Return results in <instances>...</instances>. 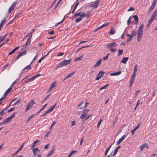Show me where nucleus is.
I'll list each match as a JSON object with an SVG mask.
<instances>
[{"label":"nucleus","mask_w":157,"mask_h":157,"mask_svg":"<svg viewBox=\"0 0 157 157\" xmlns=\"http://www.w3.org/2000/svg\"><path fill=\"white\" fill-rule=\"evenodd\" d=\"M89 16V13L86 15L84 13H81V12H79L75 13L72 17V19H74L76 18L75 21L76 23H78L82 20V18H84L85 17L87 18H88Z\"/></svg>","instance_id":"nucleus-1"},{"label":"nucleus","mask_w":157,"mask_h":157,"mask_svg":"<svg viewBox=\"0 0 157 157\" xmlns=\"http://www.w3.org/2000/svg\"><path fill=\"white\" fill-rule=\"evenodd\" d=\"M144 27V24H142L140 25L137 30V40L138 42L140 41L142 38L143 34V28Z\"/></svg>","instance_id":"nucleus-2"},{"label":"nucleus","mask_w":157,"mask_h":157,"mask_svg":"<svg viewBox=\"0 0 157 157\" xmlns=\"http://www.w3.org/2000/svg\"><path fill=\"white\" fill-rule=\"evenodd\" d=\"M71 58L68 60H64L59 63V66L62 67L69 64L71 62Z\"/></svg>","instance_id":"nucleus-3"},{"label":"nucleus","mask_w":157,"mask_h":157,"mask_svg":"<svg viewBox=\"0 0 157 157\" xmlns=\"http://www.w3.org/2000/svg\"><path fill=\"white\" fill-rule=\"evenodd\" d=\"M34 104H35V102L33 100V99L31 100L27 104V107L25 110V112H27L30 109Z\"/></svg>","instance_id":"nucleus-4"},{"label":"nucleus","mask_w":157,"mask_h":157,"mask_svg":"<svg viewBox=\"0 0 157 157\" xmlns=\"http://www.w3.org/2000/svg\"><path fill=\"white\" fill-rule=\"evenodd\" d=\"M17 113H14L13 114L10 116V117H8L7 118L5 119L3 122L4 124L6 123H7L9 122L11 119H13L15 116V114Z\"/></svg>","instance_id":"nucleus-5"},{"label":"nucleus","mask_w":157,"mask_h":157,"mask_svg":"<svg viewBox=\"0 0 157 157\" xmlns=\"http://www.w3.org/2000/svg\"><path fill=\"white\" fill-rule=\"evenodd\" d=\"M117 46V44L115 42L109 44H106V47L109 50L112 48L113 47H115Z\"/></svg>","instance_id":"nucleus-6"},{"label":"nucleus","mask_w":157,"mask_h":157,"mask_svg":"<svg viewBox=\"0 0 157 157\" xmlns=\"http://www.w3.org/2000/svg\"><path fill=\"white\" fill-rule=\"evenodd\" d=\"M100 2V0H97L94 2L93 3L90 4L89 6V7L97 8L98 7V6Z\"/></svg>","instance_id":"nucleus-7"},{"label":"nucleus","mask_w":157,"mask_h":157,"mask_svg":"<svg viewBox=\"0 0 157 157\" xmlns=\"http://www.w3.org/2000/svg\"><path fill=\"white\" fill-rule=\"evenodd\" d=\"M30 36L29 39H28L26 43L23 45L21 48V50H22L25 48L26 46H29L30 44Z\"/></svg>","instance_id":"nucleus-8"},{"label":"nucleus","mask_w":157,"mask_h":157,"mask_svg":"<svg viewBox=\"0 0 157 157\" xmlns=\"http://www.w3.org/2000/svg\"><path fill=\"white\" fill-rule=\"evenodd\" d=\"M30 36L29 39H28L26 43L23 45L21 48V50H22L25 48L26 46H29L30 44Z\"/></svg>","instance_id":"nucleus-9"},{"label":"nucleus","mask_w":157,"mask_h":157,"mask_svg":"<svg viewBox=\"0 0 157 157\" xmlns=\"http://www.w3.org/2000/svg\"><path fill=\"white\" fill-rule=\"evenodd\" d=\"M30 36L29 39H28L26 43L23 45L21 48V50H22L25 48L26 46H29L30 44Z\"/></svg>","instance_id":"nucleus-10"},{"label":"nucleus","mask_w":157,"mask_h":157,"mask_svg":"<svg viewBox=\"0 0 157 157\" xmlns=\"http://www.w3.org/2000/svg\"><path fill=\"white\" fill-rule=\"evenodd\" d=\"M34 155V156H36L37 155L38 153L40 152V151L39 150L38 148H33L32 149Z\"/></svg>","instance_id":"nucleus-11"},{"label":"nucleus","mask_w":157,"mask_h":157,"mask_svg":"<svg viewBox=\"0 0 157 157\" xmlns=\"http://www.w3.org/2000/svg\"><path fill=\"white\" fill-rule=\"evenodd\" d=\"M16 4L17 2H14L11 5L8 10V12L9 13H10L12 11L14 7L16 5Z\"/></svg>","instance_id":"nucleus-12"},{"label":"nucleus","mask_w":157,"mask_h":157,"mask_svg":"<svg viewBox=\"0 0 157 157\" xmlns=\"http://www.w3.org/2000/svg\"><path fill=\"white\" fill-rule=\"evenodd\" d=\"M31 69V67L30 65V64L28 65L25 67L21 71V74L24 71L25 72H26L28 71L29 70Z\"/></svg>","instance_id":"nucleus-13"},{"label":"nucleus","mask_w":157,"mask_h":157,"mask_svg":"<svg viewBox=\"0 0 157 157\" xmlns=\"http://www.w3.org/2000/svg\"><path fill=\"white\" fill-rule=\"evenodd\" d=\"M104 72L103 71H100L97 74V77L95 79V80H98L102 77L101 75L102 74H104Z\"/></svg>","instance_id":"nucleus-14"},{"label":"nucleus","mask_w":157,"mask_h":157,"mask_svg":"<svg viewBox=\"0 0 157 157\" xmlns=\"http://www.w3.org/2000/svg\"><path fill=\"white\" fill-rule=\"evenodd\" d=\"M126 137L125 135H123L122 136L121 138L119 139L117 141L116 143V145H119L125 138Z\"/></svg>","instance_id":"nucleus-15"},{"label":"nucleus","mask_w":157,"mask_h":157,"mask_svg":"<svg viewBox=\"0 0 157 157\" xmlns=\"http://www.w3.org/2000/svg\"><path fill=\"white\" fill-rule=\"evenodd\" d=\"M55 146H54L53 147H54ZM55 151V149L53 147L50 152H49L47 156V157H49L51 155H52L53 154Z\"/></svg>","instance_id":"nucleus-16"},{"label":"nucleus","mask_w":157,"mask_h":157,"mask_svg":"<svg viewBox=\"0 0 157 157\" xmlns=\"http://www.w3.org/2000/svg\"><path fill=\"white\" fill-rule=\"evenodd\" d=\"M101 60V59H100L99 60H98L96 62L93 68H96V67H99L100 65Z\"/></svg>","instance_id":"nucleus-17"},{"label":"nucleus","mask_w":157,"mask_h":157,"mask_svg":"<svg viewBox=\"0 0 157 157\" xmlns=\"http://www.w3.org/2000/svg\"><path fill=\"white\" fill-rule=\"evenodd\" d=\"M141 123H139L131 131V132L132 133V135H133V134L134 132L138 128H139L140 127V124Z\"/></svg>","instance_id":"nucleus-18"},{"label":"nucleus","mask_w":157,"mask_h":157,"mask_svg":"<svg viewBox=\"0 0 157 157\" xmlns=\"http://www.w3.org/2000/svg\"><path fill=\"white\" fill-rule=\"evenodd\" d=\"M128 59L129 58L128 57L123 58V59L121 61V62L125 64Z\"/></svg>","instance_id":"nucleus-19"},{"label":"nucleus","mask_w":157,"mask_h":157,"mask_svg":"<svg viewBox=\"0 0 157 157\" xmlns=\"http://www.w3.org/2000/svg\"><path fill=\"white\" fill-rule=\"evenodd\" d=\"M56 86L55 82H54L52 84L49 89L48 91H51L52 89L53 88L55 87Z\"/></svg>","instance_id":"nucleus-20"},{"label":"nucleus","mask_w":157,"mask_h":157,"mask_svg":"<svg viewBox=\"0 0 157 157\" xmlns=\"http://www.w3.org/2000/svg\"><path fill=\"white\" fill-rule=\"evenodd\" d=\"M48 105V103L42 106V108L38 112L36 113V116L42 110H43Z\"/></svg>","instance_id":"nucleus-21"},{"label":"nucleus","mask_w":157,"mask_h":157,"mask_svg":"<svg viewBox=\"0 0 157 157\" xmlns=\"http://www.w3.org/2000/svg\"><path fill=\"white\" fill-rule=\"evenodd\" d=\"M121 73V71H118L116 72L113 73H111L110 74V76H115V75H120V74Z\"/></svg>","instance_id":"nucleus-22"},{"label":"nucleus","mask_w":157,"mask_h":157,"mask_svg":"<svg viewBox=\"0 0 157 157\" xmlns=\"http://www.w3.org/2000/svg\"><path fill=\"white\" fill-rule=\"evenodd\" d=\"M6 109V108H4L0 112V115L3 116L6 113L7 111L4 112L5 110Z\"/></svg>","instance_id":"nucleus-23"},{"label":"nucleus","mask_w":157,"mask_h":157,"mask_svg":"<svg viewBox=\"0 0 157 157\" xmlns=\"http://www.w3.org/2000/svg\"><path fill=\"white\" fill-rule=\"evenodd\" d=\"M52 112V111L51 110H50V109H49L48 110H47L44 113L43 115H41V117H43L44 116H45L47 114L49 113H50Z\"/></svg>","instance_id":"nucleus-24"},{"label":"nucleus","mask_w":157,"mask_h":157,"mask_svg":"<svg viewBox=\"0 0 157 157\" xmlns=\"http://www.w3.org/2000/svg\"><path fill=\"white\" fill-rule=\"evenodd\" d=\"M39 142V141L38 140H36V141H35L33 143V144L32 146V147H33L36 146Z\"/></svg>","instance_id":"nucleus-25"},{"label":"nucleus","mask_w":157,"mask_h":157,"mask_svg":"<svg viewBox=\"0 0 157 157\" xmlns=\"http://www.w3.org/2000/svg\"><path fill=\"white\" fill-rule=\"evenodd\" d=\"M154 17H153V16H151L150 19L148 21V25H150V24L151 23V22L153 21Z\"/></svg>","instance_id":"nucleus-26"},{"label":"nucleus","mask_w":157,"mask_h":157,"mask_svg":"<svg viewBox=\"0 0 157 157\" xmlns=\"http://www.w3.org/2000/svg\"><path fill=\"white\" fill-rule=\"evenodd\" d=\"M11 89V88L10 87L9 88H8L7 90H6L4 93L3 96H6V95H7V94L9 93Z\"/></svg>","instance_id":"nucleus-27"},{"label":"nucleus","mask_w":157,"mask_h":157,"mask_svg":"<svg viewBox=\"0 0 157 157\" xmlns=\"http://www.w3.org/2000/svg\"><path fill=\"white\" fill-rule=\"evenodd\" d=\"M155 6H153L152 5L149 8V10L147 12V13L148 14L150 13L154 9Z\"/></svg>","instance_id":"nucleus-28"},{"label":"nucleus","mask_w":157,"mask_h":157,"mask_svg":"<svg viewBox=\"0 0 157 157\" xmlns=\"http://www.w3.org/2000/svg\"><path fill=\"white\" fill-rule=\"evenodd\" d=\"M137 32L134 30H132L131 31V36L132 37L136 36V35Z\"/></svg>","instance_id":"nucleus-29"},{"label":"nucleus","mask_w":157,"mask_h":157,"mask_svg":"<svg viewBox=\"0 0 157 157\" xmlns=\"http://www.w3.org/2000/svg\"><path fill=\"white\" fill-rule=\"evenodd\" d=\"M115 33V30L113 28H112L109 32L111 35H113Z\"/></svg>","instance_id":"nucleus-30"},{"label":"nucleus","mask_w":157,"mask_h":157,"mask_svg":"<svg viewBox=\"0 0 157 157\" xmlns=\"http://www.w3.org/2000/svg\"><path fill=\"white\" fill-rule=\"evenodd\" d=\"M75 72V71H73L72 73H71L68 75L67 76H66V77L67 79L71 77Z\"/></svg>","instance_id":"nucleus-31"},{"label":"nucleus","mask_w":157,"mask_h":157,"mask_svg":"<svg viewBox=\"0 0 157 157\" xmlns=\"http://www.w3.org/2000/svg\"><path fill=\"white\" fill-rule=\"evenodd\" d=\"M30 36V42H31V39L32 36V32H30L26 36H25V38H26L27 36H28V39H29Z\"/></svg>","instance_id":"nucleus-32"},{"label":"nucleus","mask_w":157,"mask_h":157,"mask_svg":"<svg viewBox=\"0 0 157 157\" xmlns=\"http://www.w3.org/2000/svg\"><path fill=\"white\" fill-rule=\"evenodd\" d=\"M157 16V10H156L153 13L152 15V16H153L155 18L156 16Z\"/></svg>","instance_id":"nucleus-33"},{"label":"nucleus","mask_w":157,"mask_h":157,"mask_svg":"<svg viewBox=\"0 0 157 157\" xmlns=\"http://www.w3.org/2000/svg\"><path fill=\"white\" fill-rule=\"evenodd\" d=\"M6 19L5 18H4L1 21V23H0V25L2 26L4 24L6 21Z\"/></svg>","instance_id":"nucleus-34"},{"label":"nucleus","mask_w":157,"mask_h":157,"mask_svg":"<svg viewBox=\"0 0 157 157\" xmlns=\"http://www.w3.org/2000/svg\"><path fill=\"white\" fill-rule=\"evenodd\" d=\"M26 50H24L22 52L20 53L19 54H20V55L21 56H23L24 55H26Z\"/></svg>","instance_id":"nucleus-35"},{"label":"nucleus","mask_w":157,"mask_h":157,"mask_svg":"<svg viewBox=\"0 0 157 157\" xmlns=\"http://www.w3.org/2000/svg\"><path fill=\"white\" fill-rule=\"evenodd\" d=\"M82 59V57L81 56H80V57L76 58L75 59V62H77V61H79L81 60Z\"/></svg>","instance_id":"nucleus-36"},{"label":"nucleus","mask_w":157,"mask_h":157,"mask_svg":"<svg viewBox=\"0 0 157 157\" xmlns=\"http://www.w3.org/2000/svg\"><path fill=\"white\" fill-rule=\"evenodd\" d=\"M57 105V103H56L53 106H51L49 109H50V110H51L52 111H53V109H54V108H55L56 106V105Z\"/></svg>","instance_id":"nucleus-37"},{"label":"nucleus","mask_w":157,"mask_h":157,"mask_svg":"<svg viewBox=\"0 0 157 157\" xmlns=\"http://www.w3.org/2000/svg\"><path fill=\"white\" fill-rule=\"evenodd\" d=\"M50 95L51 94H50L48 95L46 97H45L43 100V101L42 102V103H43L45 100L48 99V98L50 97Z\"/></svg>","instance_id":"nucleus-38"},{"label":"nucleus","mask_w":157,"mask_h":157,"mask_svg":"<svg viewBox=\"0 0 157 157\" xmlns=\"http://www.w3.org/2000/svg\"><path fill=\"white\" fill-rule=\"evenodd\" d=\"M77 151L75 150L72 151L71 153L68 155V157H70L74 153L76 152Z\"/></svg>","instance_id":"nucleus-39"},{"label":"nucleus","mask_w":157,"mask_h":157,"mask_svg":"<svg viewBox=\"0 0 157 157\" xmlns=\"http://www.w3.org/2000/svg\"><path fill=\"white\" fill-rule=\"evenodd\" d=\"M89 111V110L88 109H86L85 110H84L83 113V114H84L86 115V116H87V113Z\"/></svg>","instance_id":"nucleus-40"},{"label":"nucleus","mask_w":157,"mask_h":157,"mask_svg":"<svg viewBox=\"0 0 157 157\" xmlns=\"http://www.w3.org/2000/svg\"><path fill=\"white\" fill-rule=\"evenodd\" d=\"M137 67L138 65L137 64L135 65L133 73H136V72L137 71Z\"/></svg>","instance_id":"nucleus-41"},{"label":"nucleus","mask_w":157,"mask_h":157,"mask_svg":"<svg viewBox=\"0 0 157 157\" xmlns=\"http://www.w3.org/2000/svg\"><path fill=\"white\" fill-rule=\"evenodd\" d=\"M135 22H137L138 21V18L136 15H135L133 16Z\"/></svg>","instance_id":"nucleus-42"},{"label":"nucleus","mask_w":157,"mask_h":157,"mask_svg":"<svg viewBox=\"0 0 157 157\" xmlns=\"http://www.w3.org/2000/svg\"><path fill=\"white\" fill-rule=\"evenodd\" d=\"M102 27L101 26H100L99 27H97V28H96L95 30H94L93 31V32H96L98 30H99V29H101Z\"/></svg>","instance_id":"nucleus-43"},{"label":"nucleus","mask_w":157,"mask_h":157,"mask_svg":"<svg viewBox=\"0 0 157 157\" xmlns=\"http://www.w3.org/2000/svg\"><path fill=\"white\" fill-rule=\"evenodd\" d=\"M21 99H19L13 105L18 104L20 102Z\"/></svg>","instance_id":"nucleus-44"},{"label":"nucleus","mask_w":157,"mask_h":157,"mask_svg":"<svg viewBox=\"0 0 157 157\" xmlns=\"http://www.w3.org/2000/svg\"><path fill=\"white\" fill-rule=\"evenodd\" d=\"M109 85V84H107L106 85L102 87L100 89V90H101L103 89H105Z\"/></svg>","instance_id":"nucleus-45"},{"label":"nucleus","mask_w":157,"mask_h":157,"mask_svg":"<svg viewBox=\"0 0 157 157\" xmlns=\"http://www.w3.org/2000/svg\"><path fill=\"white\" fill-rule=\"evenodd\" d=\"M119 53L118 54L117 56H119L121 55L122 54L123 52V50L122 49L118 50Z\"/></svg>","instance_id":"nucleus-46"},{"label":"nucleus","mask_w":157,"mask_h":157,"mask_svg":"<svg viewBox=\"0 0 157 157\" xmlns=\"http://www.w3.org/2000/svg\"><path fill=\"white\" fill-rule=\"evenodd\" d=\"M136 76V73L133 72L132 75L131 77V79L135 80V77Z\"/></svg>","instance_id":"nucleus-47"},{"label":"nucleus","mask_w":157,"mask_h":157,"mask_svg":"<svg viewBox=\"0 0 157 157\" xmlns=\"http://www.w3.org/2000/svg\"><path fill=\"white\" fill-rule=\"evenodd\" d=\"M109 55V53H108L107 54V56L105 57H104L102 59L103 60H104V61H105V60H106L107 59H108V56Z\"/></svg>","instance_id":"nucleus-48"},{"label":"nucleus","mask_w":157,"mask_h":157,"mask_svg":"<svg viewBox=\"0 0 157 157\" xmlns=\"http://www.w3.org/2000/svg\"><path fill=\"white\" fill-rule=\"evenodd\" d=\"M134 79H131V80L130 81V82H129V84H130L129 86L130 87L132 86V83L134 82Z\"/></svg>","instance_id":"nucleus-49"},{"label":"nucleus","mask_w":157,"mask_h":157,"mask_svg":"<svg viewBox=\"0 0 157 157\" xmlns=\"http://www.w3.org/2000/svg\"><path fill=\"white\" fill-rule=\"evenodd\" d=\"M34 114H32L29 117H28V120H27V121H28L31 119L32 118H33V117H34Z\"/></svg>","instance_id":"nucleus-50"},{"label":"nucleus","mask_w":157,"mask_h":157,"mask_svg":"<svg viewBox=\"0 0 157 157\" xmlns=\"http://www.w3.org/2000/svg\"><path fill=\"white\" fill-rule=\"evenodd\" d=\"M118 150H117V149H116V148L114 150L113 153L112 155L113 156H114L115 155H116L117 152L118 151Z\"/></svg>","instance_id":"nucleus-51"},{"label":"nucleus","mask_w":157,"mask_h":157,"mask_svg":"<svg viewBox=\"0 0 157 157\" xmlns=\"http://www.w3.org/2000/svg\"><path fill=\"white\" fill-rule=\"evenodd\" d=\"M87 116L85 115L84 114H83L82 113V114L81 115V116H80V118L81 119H84L85 118H86Z\"/></svg>","instance_id":"nucleus-52"},{"label":"nucleus","mask_w":157,"mask_h":157,"mask_svg":"<svg viewBox=\"0 0 157 157\" xmlns=\"http://www.w3.org/2000/svg\"><path fill=\"white\" fill-rule=\"evenodd\" d=\"M8 66H9V64H6L5 66H3V67H2V71H4L5 70V68H6V67H7Z\"/></svg>","instance_id":"nucleus-53"},{"label":"nucleus","mask_w":157,"mask_h":157,"mask_svg":"<svg viewBox=\"0 0 157 157\" xmlns=\"http://www.w3.org/2000/svg\"><path fill=\"white\" fill-rule=\"evenodd\" d=\"M35 77L34 76H33L32 77L30 78H29V81H30V82H32L35 79Z\"/></svg>","instance_id":"nucleus-54"},{"label":"nucleus","mask_w":157,"mask_h":157,"mask_svg":"<svg viewBox=\"0 0 157 157\" xmlns=\"http://www.w3.org/2000/svg\"><path fill=\"white\" fill-rule=\"evenodd\" d=\"M15 107H13L11 108H10L9 110L8 111V113H10L13 110L15 109Z\"/></svg>","instance_id":"nucleus-55"},{"label":"nucleus","mask_w":157,"mask_h":157,"mask_svg":"<svg viewBox=\"0 0 157 157\" xmlns=\"http://www.w3.org/2000/svg\"><path fill=\"white\" fill-rule=\"evenodd\" d=\"M132 36H131V37H129V38H128L127 41V42L128 43V42H130L132 40Z\"/></svg>","instance_id":"nucleus-56"},{"label":"nucleus","mask_w":157,"mask_h":157,"mask_svg":"<svg viewBox=\"0 0 157 157\" xmlns=\"http://www.w3.org/2000/svg\"><path fill=\"white\" fill-rule=\"evenodd\" d=\"M142 145L144 147H146V148H148V145L147 143H144Z\"/></svg>","instance_id":"nucleus-57"},{"label":"nucleus","mask_w":157,"mask_h":157,"mask_svg":"<svg viewBox=\"0 0 157 157\" xmlns=\"http://www.w3.org/2000/svg\"><path fill=\"white\" fill-rule=\"evenodd\" d=\"M117 120H118V117H116L115 118V121H113V125H115V123H116Z\"/></svg>","instance_id":"nucleus-58"},{"label":"nucleus","mask_w":157,"mask_h":157,"mask_svg":"<svg viewBox=\"0 0 157 157\" xmlns=\"http://www.w3.org/2000/svg\"><path fill=\"white\" fill-rule=\"evenodd\" d=\"M64 54V53L63 52H59L57 56H61L63 55Z\"/></svg>","instance_id":"nucleus-59"},{"label":"nucleus","mask_w":157,"mask_h":157,"mask_svg":"<svg viewBox=\"0 0 157 157\" xmlns=\"http://www.w3.org/2000/svg\"><path fill=\"white\" fill-rule=\"evenodd\" d=\"M24 144V143H23L22 144V145L21 146V147L18 150V151H19L22 149V148H23Z\"/></svg>","instance_id":"nucleus-60"},{"label":"nucleus","mask_w":157,"mask_h":157,"mask_svg":"<svg viewBox=\"0 0 157 157\" xmlns=\"http://www.w3.org/2000/svg\"><path fill=\"white\" fill-rule=\"evenodd\" d=\"M109 150V149L108 148H106L105 151V156L107 155Z\"/></svg>","instance_id":"nucleus-61"},{"label":"nucleus","mask_w":157,"mask_h":157,"mask_svg":"<svg viewBox=\"0 0 157 157\" xmlns=\"http://www.w3.org/2000/svg\"><path fill=\"white\" fill-rule=\"evenodd\" d=\"M84 137H82L81 138V140L80 142V145H82V143L83 142V141H84Z\"/></svg>","instance_id":"nucleus-62"},{"label":"nucleus","mask_w":157,"mask_h":157,"mask_svg":"<svg viewBox=\"0 0 157 157\" xmlns=\"http://www.w3.org/2000/svg\"><path fill=\"white\" fill-rule=\"evenodd\" d=\"M51 131H48L47 134L45 135V137H47L51 133Z\"/></svg>","instance_id":"nucleus-63"},{"label":"nucleus","mask_w":157,"mask_h":157,"mask_svg":"<svg viewBox=\"0 0 157 157\" xmlns=\"http://www.w3.org/2000/svg\"><path fill=\"white\" fill-rule=\"evenodd\" d=\"M134 10V8L132 7H130V8L128 10V11H133Z\"/></svg>","instance_id":"nucleus-64"}]
</instances>
